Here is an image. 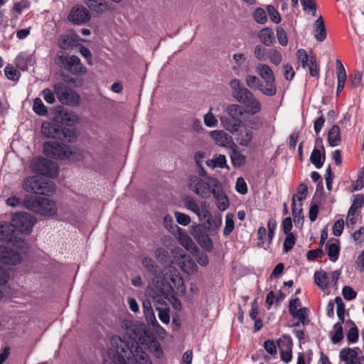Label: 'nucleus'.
Instances as JSON below:
<instances>
[{"label":"nucleus","instance_id":"obj_1","mask_svg":"<svg viewBox=\"0 0 364 364\" xmlns=\"http://www.w3.org/2000/svg\"><path fill=\"white\" fill-rule=\"evenodd\" d=\"M109 354L114 364H152L138 342L130 337L113 336Z\"/></svg>","mask_w":364,"mask_h":364},{"label":"nucleus","instance_id":"obj_2","mask_svg":"<svg viewBox=\"0 0 364 364\" xmlns=\"http://www.w3.org/2000/svg\"><path fill=\"white\" fill-rule=\"evenodd\" d=\"M162 277L155 275L152 278V282L156 290L163 293V290L167 291H176L177 295L183 296L186 293V288L183 278L177 269L172 266L165 267L162 271Z\"/></svg>","mask_w":364,"mask_h":364},{"label":"nucleus","instance_id":"obj_3","mask_svg":"<svg viewBox=\"0 0 364 364\" xmlns=\"http://www.w3.org/2000/svg\"><path fill=\"white\" fill-rule=\"evenodd\" d=\"M233 97L240 103L244 105L245 112L250 114L259 113L262 109V105L253 93L245 87L241 81L233 79L230 82Z\"/></svg>","mask_w":364,"mask_h":364},{"label":"nucleus","instance_id":"obj_4","mask_svg":"<svg viewBox=\"0 0 364 364\" xmlns=\"http://www.w3.org/2000/svg\"><path fill=\"white\" fill-rule=\"evenodd\" d=\"M23 204L27 209L46 216L55 215L58 210L55 202L41 196H26Z\"/></svg>","mask_w":364,"mask_h":364},{"label":"nucleus","instance_id":"obj_5","mask_svg":"<svg viewBox=\"0 0 364 364\" xmlns=\"http://www.w3.org/2000/svg\"><path fill=\"white\" fill-rule=\"evenodd\" d=\"M218 181L217 178L211 176L200 178L197 176H191L188 180V187L200 198L207 199L210 196L213 189Z\"/></svg>","mask_w":364,"mask_h":364},{"label":"nucleus","instance_id":"obj_6","mask_svg":"<svg viewBox=\"0 0 364 364\" xmlns=\"http://www.w3.org/2000/svg\"><path fill=\"white\" fill-rule=\"evenodd\" d=\"M41 133L46 138L66 140L70 143L76 140L73 130L63 127L56 123L44 122L41 126Z\"/></svg>","mask_w":364,"mask_h":364},{"label":"nucleus","instance_id":"obj_7","mask_svg":"<svg viewBox=\"0 0 364 364\" xmlns=\"http://www.w3.org/2000/svg\"><path fill=\"white\" fill-rule=\"evenodd\" d=\"M22 187L27 192L41 195L53 194L55 191V186L53 181L43 180L38 176L26 178L22 183Z\"/></svg>","mask_w":364,"mask_h":364},{"label":"nucleus","instance_id":"obj_8","mask_svg":"<svg viewBox=\"0 0 364 364\" xmlns=\"http://www.w3.org/2000/svg\"><path fill=\"white\" fill-rule=\"evenodd\" d=\"M55 63L75 75H83L87 72V68L81 63L80 59L74 55L68 56L59 52L55 57Z\"/></svg>","mask_w":364,"mask_h":364},{"label":"nucleus","instance_id":"obj_9","mask_svg":"<svg viewBox=\"0 0 364 364\" xmlns=\"http://www.w3.org/2000/svg\"><path fill=\"white\" fill-rule=\"evenodd\" d=\"M54 92L58 101L67 106L77 107L80 105L81 97L80 95L70 87L63 82H56L53 85Z\"/></svg>","mask_w":364,"mask_h":364},{"label":"nucleus","instance_id":"obj_10","mask_svg":"<svg viewBox=\"0 0 364 364\" xmlns=\"http://www.w3.org/2000/svg\"><path fill=\"white\" fill-rule=\"evenodd\" d=\"M256 72L265 83L264 86H260V92L267 96L276 95L277 89L272 68L267 64L259 63L256 65Z\"/></svg>","mask_w":364,"mask_h":364},{"label":"nucleus","instance_id":"obj_11","mask_svg":"<svg viewBox=\"0 0 364 364\" xmlns=\"http://www.w3.org/2000/svg\"><path fill=\"white\" fill-rule=\"evenodd\" d=\"M43 153L50 158L59 160L69 159L71 147L63 143L50 141L43 144Z\"/></svg>","mask_w":364,"mask_h":364},{"label":"nucleus","instance_id":"obj_12","mask_svg":"<svg viewBox=\"0 0 364 364\" xmlns=\"http://www.w3.org/2000/svg\"><path fill=\"white\" fill-rule=\"evenodd\" d=\"M30 168L33 173L50 178L55 177L58 175L56 164L43 157L33 159L30 164Z\"/></svg>","mask_w":364,"mask_h":364},{"label":"nucleus","instance_id":"obj_13","mask_svg":"<svg viewBox=\"0 0 364 364\" xmlns=\"http://www.w3.org/2000/svg\"><path fill=\"white\" fill-rule=\"evenodd\" d=\"M36 222L35 218L27 213H16L11 220L12 227L16 231L25 234H29L31 232Z\"/></svg>","mask_w":364,"mask_h":364},{"label":"nucleus","instance_id":"obj_14","mask_svg":"<svg viewBox=\"0 0 364 364\" xmlns=\"http://www.w3.org/2000/svg\"><path fill=\"white\" fill-rule=\"evenodd\" d=\"M190 233L202 248L208 252L213 250V241L210 237L209 232L204 228V225L198 224L191 225Z\"/></svg>","mask_w":364,"mask_h":364},{"label":"nucleus","instance_id":"obj_15","mask_svg":"<svg viewBox=\"0 0 364 364\" xmlns=\"http://www.w3.org/2000/svg\"><path fill=\"white\" fill-rule=\"evenodd\" d=\"M0 241H14V247L22 250L26 247V242L16 236L12 224L4 221H0Z\"/></svg>","mask_w":364,"mask_h":364},{"label":"nucleus","instance_id":"obj_16","mask_svg":"<svg viewBox=\"0 0 364 364\" xmlns=\"http://www.w3.org/2000/svg\"><path fill=\"white\" fill-rule=\"evenodd\" d=\"M15 247L18 249L19 251L9 249L5 246H0V262L9 265H15L19 263L22 259L21 255L26 251L27 245H26L23 250Z\"/></svg>","mask_w":364,"mask_h":364},{"label":"nucleus","instance_id":"obj_17","mask_svg":"<svg viewBox=\"0 0 364 364\" xmlns=\"http://www.w3.org/2000/svg\"><path fill=\"white\" fill-rule=\"evenodd\" d=\"M281 359L288 363L292 358V341L289 336H283L277 340Z\"/></svg>","mask_w":364,"mask_h":364},{"label":"nucleus","instance_id":"obj_18","mask_svg":"<svg viewBox=\"0 0 364 364\" xmlns=\"http://www.w3.org/2000/svg\"><path fill=\"white\" fill-rule=\"evenodd\" d=\"M90 18L88 11L82 6L73 7L68 15V20L75 24H83Z\"/></svg>","mask_w":364,"mask_h":364},{"label":"nucleus","instance_id":"obj_19","mask_svg":"<svg viewBox=\"0 0 364 364\" xmlns=\"http://www.w3.org/2000/svg\"><path fill=\"white\" fill-rule=\"evenodd\" d=\"M210 137L219 146L228 147L233 146L235 143L232 136L223 130H213L209 133Z\"/></svg>","mask_w":364,"mask_h":364},{"label":"nucleus","instance_id":"obj_20","mask_svg":"<svg viewBox=\"0 0 364 364\" xmlns=\"http://www.w3.org/2000/svg\"><path fill=\"white\" fill-rule=\"evenodd\" d=\"M211 194L216 200V205L220 210H225L229 207V200L223 192L221 183L218 181L216 186L213 189Z\"/></svg>","mask_w":364,"mask_h":364},{"label":"nucleus","instance_id":"obj_21","mask_svg":"<svg viewBox=\"0 0 364 364\" xmlns=\"http://www.w3.org/2000/svg\"><path fill=\"white\" fill-rule=\"evenodd\" d=\"M173 235L176 237L179 244L187 250L193 251L196 248L193 240L182 228H178Z\"/></svg>","mask_w":364,"mask_h":364},{"label":"nucleus","instance_id":"obj_22","mask_svg":"<svg viewBox=\"0 0 364 364\" xmlns=\"http://www.w3.org/2000/svg\"><path fill=\"white\" fill-rule=\"evenodd\" d=\"M219 119L223 128L230 134L238 132L242 124V120H237L227 116H220Z\"/></svg>","mask_w":364,"mask_h":364},{"label":"nucleus","instance_id":"obj_23","mask_svg":"<svg viewBox=\"0 0 364 364\" xmlns=\"http://www.w3.org/2000/svg\"><path fill=\"white\" fill-rule=\"evenodd\" d=\"M206 225L204 228L207 230L210 235L218 233V231L222 224V218L220 215H212L208 219L205 220Z\"/></svg>","mask_w":364,"mask_h":364},{"label":"nucleus","instance_id":"obj_24","mask_svg":"<svg viewBox=\"0 0 364 364\" xmlns=\"http://www.w3.org/2000/svg\"><path fill=\"white\" fill-rule=\"evenodd\" d=\"M16 65L21 70H26L28 66H32L36 62V59L32 55L26 53H20L16 58Z\"/></svg>","mask_w":364,"mask_h":364},{"label":"nucleus","instance_id":"obj_25","mask_svg":"<svg viewBox=\"0 0 364 364\" xmlns=\"http://www.w3.org/2000/svg\"><path fill=\"white\" fill-rule=\"evenodd\" d=\"M253 138V131L250 128L245 127L243 130L237 133L235 139L240 146L247 147L251 144Z\"/></svg>","mask_w":364,"mask_h":364},{"label":"nucleus","instance_id":"obj_26","mask_svg":"<svg viewBox=\"0 0 364 364\" xmlns=\"http://www.w3.org/2000/svg\"><path fill=\"white\" fill-rule=\"evenodd\" d=\"M230 148L231 151L230 152V157L232 166L235 168L244 166L246 163L245 156L237 149V146L235 144L231 146Z\"/></svg>","mask_w":364,"mask_h":364},{"label":"nucleus","instance_id":"obj_27","mask_svg":"<svg viewBox=\"0 0 364 364\" xmlns=\"http://www.w3.org/2000/svg\"><path fill=\"white\" fill-rule=\"evenodd\" d=\"M178 265L181 270L187 274H193L197 270V265L188 255H185L178 260Z\"/></svg>","mask_w":364,"mask_h":364},{"label":"nucleus","instance_id":"obj_28","mask_svg":"<svg viewBox=\"0 0 364 364\" xmlns=\"http://www.w3.org/2000/svg\"><path fill=\"white\" fill-rule=\"evenodd\" d=\"M206 165L211 168H215L217 167L220 168L229 169V166L227 164V159L223 154H215L213 158L206 161Z\"/></svg>","mask_w":364,"mask_h":364},{"label":"nucleus","instance_id":"obj_29","mask_svg":"<svg viewBox=\"0 0 364 364\" xmlns=\"http://www.w3.org/2000/svg\"><path fill=\"white\" fill-rule=\"evenodd\" d=\"M314 27L315 30L314 38L319 42L323 41L326 38V31L324 21L321 16H320L314 22Z\"/></svg>","mask_w":364,"mask_h":364},{"label":"nucleus","instance_id":"obj_30","mask_svg":"<svg viewBox=\"0 0 364 364\" xmlns=\"http://www.w3.org/2000/svg\"><path fill=\"white\" fill-rule=\"evenodd\" d=\"M77 37L73 35H62L58 42V46L63 50H68L77 44Z\"/></svg>","mask_w":364,"mask_h":364},{"label":"nucleus","instance_id":"obj_31","mask_svg":"<svg viewBox=\"0 0 364 364\" xmlns=\"http://www.w3.org/2000/svg\"><path fill=\"white\" fill-rule=\"evenodd\" d=\"M341 359L345 364H355L357 363L358 353L356 350L344 348L340 352Z\"/></svg>","mask_w":364,"mask_h":364},{"label":"nucleus","instance_id":"obj_32","mask_svg":"<svg viewBox=\"0 0 364 364\" xmlns=\"http://www.w3.org/2000/svg\"><path fill=\"white\" fill-rule=\"evenodd\" d=\"M258 38L262 44L270 46L274 41V32L268 27L264 28L259 31Z\"/></svg>","mask_w":364,"mask_h":364},{"label":"nucleus","instance_id":"obj_33","mask_svg":"<svg viewBox=\"0 0 364 364\" xmlns=\"http://www.w3.org/2000/svg\"><path fill=\"white\" fill-rule=\"evenodd\" d=\"M87 6L92 11L97 13H103L109 8L105 0H85Z\"/></svg>","mask_w":364,"mask_h":364},{"label":"nucleus","instance_id":"obj_34","mask_svg":"<svg viewBox=\"0 0 364 364\" xmlns=\"http://www.w3.org/2000/svg\"><path fill=\"white\" fill-rule=\"evenodd\" d=\"M328 141L331 146H336L341 144V132L338 126H332L328 134Z\"/></svg>","mask_w":364,"mask_h":364},{"label":"nucleus","instance_id":"obj_35","mask_svg":"<svg viewBox=\"0 0 364 364\" xmlns=\"http://www.w3.org/2000/svg\"><path fill=\"white\" fill-rule=\"evenodd\" d=\"M225 110L229 117L235 119L237 120H241L240 117L245 113L244 107L236 104L228 105Z\"/></svg>","mask_w":364,"mask_h":364},{"label":"nucleus","instance_id":"obj_36","mask_svg":"<svg viewBox=\"0 0 364 364\" xmlns=\"http://www.w3.org/2000/svg\"><path fill=\"white\" fill-rule=\"evenodd\" d=\"M292 215L294 223H299L302 219V200H295V197H292Z\"/></svg>","mask_w":364,"mask_h":364},{"label":"nucleus","instance_id":"obj_37","mask_svg":"<svg viewBox=\"0 0 364 364\" xmlns=\"http://www.w3.org/2000/svg\"><path fill=\"white\" fill-rule=\"evenodd\" d=\"M200 221L205 220L212 215L210 204L205 201L200 203V208L198 213L196 214Z\"/></svg>","mask_w":364,"mask_h":364},{"label":"nucleus","instance_id":"obj_38","mask_svg":"<svg viewBox=\"0 0 364 364\" xmlns=\"http://www.w3.org/2000/svg\"><path fill=\"white\" fill-rule=\"evenodd\" d=\"M61 120L63 123L68 126H74L77 124L80 121L79 117L72 111L65 112L63 114Z\"/></svg>","mask_w":364,"mask_h":364},{"label":"nucleus","instance_id":"obj_39","mask_svg":"<svg viewBox=\"0 0 364 364\" xmlns=\"http://www.w3.org/2000/svg\"><path fill=\"white\" fill-rule=\"evenodd\" d=\"M314 280L316 284L321 289H325L328 287V275L323 271L316 272Z\"/></svg>","mask_w":364,"mask_h":364},{"label":"nucleus","instance_id":"obj_40","mask_svg":"<svg viewBox=\"0 0 364 364\" xmlns=\"http://www.w3.org/2000/svg\"><path fill=\"white\" fill-rule=\"evenodd\" d=\"M143 267L149 272L153 274V277L155 275H159L157 272V265L154 262V261L149 257H145L142 259L141 261Z\"/></svg>","mask_w":364,"mask_h":364},{"label":"nucleus","instance_id":"obj_41","mask_svg":"<svg viewBox=\"0 0 364 364\" xmlns=\"http://www.w3.org/2000/svg\"><path fill=\"white\" fill-rule=\"evenodd\" d=\"M364 205V196L363 194H357L354 196L353 202L349 208L350 215H355L356 211Z\"/></svg>","mask_w":364,"mask_h":364},{"label":"nucleus","instance_id":"obj_42","mask_svg":"<svg viewBox=\"0 0 364 364\" xmlns=\"http://www.w3.org/2000/svg\"><path fill=\"white\" fill-rule=\"evenodd\" d=\"M245 83L250 89H258L260 91V86H264L258 77L253 75H247L245 77Z\"/></svg>","mask_w":364,"mask_h":364},{"label":"nucleus","instance_id":"obj_43","mask_svg":"<svg viewBox=\"0 0 364 364\" xmlns=\"http://www.w3.org/2000/svg\"><path fill=\"white\" fill-rule=\"evenodd\" d=\"M324 159V156L323 157L322 159L321 152L318 149H314L313 150L310 156V161L316 168H320L323 166Z\"/></svg>","mask_w":364,"mask_h":364},{"label":"nucleus","instance_id":"obj_44","mask_svg":"<svg viewBox=\"0 0 364 364\" xmlns=\"http://www.w3.org/2000/svg\"><path fill=\"white\" fill-rule=\"evenodd\" d=\"M270 63L274 65H279L282 60V53L274 48L268 50V57Z\"/></svg>","mask_w":364,"mask_h":364},{"label":"nucleus","instance_id":"obj_45","mask_svg":"<svg viewBox=\"0 0 364 364\" xmlns=\"http://www.w3.org/2000/svg\"><path fill=\"white\" fill-rule=\"evenodd\" d=\"M33 111L40 116H46L48 114L47 107L43 105L40 98H36L33 105Z\"/></svg>","mask_w":364,"mask_h":364},{"label":"nucleus","instance_id":"obj_46","mask_svg":"<svg viewBox=\"0 0 364 364\" xmlns=\"http://www.w3.org/2000/svg\"><path fill=\"white\" fill-rule=\"evenodd\" d=\"M334 301L336 304L337 316L339 318L340 321H341V323H343L345 318L346 309L343 299L340 296H336L334 299Z\"/></svg>","mask_w":364,"mask_h":364},{"label":"nucleus","instance_id":"obj_47","mask_svg":"<svg viewBox=\"0 0 364 364\" xmlns=\"http://www.w3.org/2000/svg\"><path fill=\"white\" fill-rule=\"evenodd\" d=\"M334 333L331 337L332 342L337 343L343 338V332L341 321L336 323L334 326Z\"/></svg>","mask_w":364,"mask_h":364},{"label":"nucleus","instance_id":"obj_48","mask_svg":"<svg viewBox=\"0 0 364 364\" xmlns=\"http://www.w3.org/2000/svg\"><path fill=\"white\" fill-rule=\"evenodd\" d=\"M213 109L210 107L208 112L204 115V124L208 127H215L218 125V119L213 113Z\"/></svg>","mask_w":364,"mask_h":364},{"label":"nucleus","instance_id":"obj_49","mask_svg":"<svg viewBox=\"0 0 364 364\" xmlns=\"http://www.w3.org/2000/svg\"><path fill=\"white\" fill-rule=\"evenodd\" d=\"M326 247L330 260L332 262H336L338 259L339 255L340 247L338 245L332 243L328 245Z\"/></svg>","mask_w":364,"mask_h":364},{"label":"nucleus","instance_id":"obj_50","mask_svg":"<svg viewBox=\"0 0 364 364\" xmlns=\"http://www.w3.org/2000/svg\"><path fill=\"white\" fill-rule=\"evenodd\" d=\"M184 205L188 210L195 214L198 213L199 211L200 204H198L193 197H186L184 199Z\"/></svg>","mask_w":364,"mask_h":364},{"label":"nucleus","instance_id":"obj_51","mask_svg":"<svg viewBox=\"0 0 364 364\" xmlns=\"http://www.w3.org/2000/svg\"><path fill=\"white\" fill-rule=\"evenodd\" d=\"M161 294L173 304L175 309H178L181 308V304L175 296L177 294L176 291H167L163 290V293Z\"/></svg>","mask_w":364,"mask_h":364},{"label":"nucleus","instance_id":"obj_52","mask_svg":"<svg viewBox=\"0 0 364 364\" xmlns=\"http://www.w3.org/2000/svg\"><path fill=\"white\" fill-rule=\"evenodd\" d=\"M254 20L259 23L264 24L267 21V17L265 11L262 8H257L253 13Z\"/></svg>","mask_w":364,"mask_h":364},{"label":"nucleus","instance_id":"obj_53","mask_svg":"<svg viewBox=\"0 0 364 364\" xmlns=\"http://www.w3.org/2000/svg\"><path fill=\"white\" fill-rule=\"evenodd\" d=\"M336 63L338 82L345 85V82L346 80V70L340 60H336Z\"/></svg>","mask_w":364,"mask_h":364},{"label":"nucleus","instance_id":"obj_54","mask_svg":"<svg viewBox=\"0 0 364 364\" xmlns=\"http://www.w3.org/2000/svg\"><path fill=\"white\" fill-rule=\"evenodd\" d=\"M254 55L258 60L264 61L268 57V50L261 45H257L255 48Z\"/></svg>","mask_w":364,"mask_h":364},{"label":"nucleus","instance_id":"obj_55","mask_svg":"<svg viewBox=\"0 0 364 364\" xmlns=\"http://www.w3.org/2000/svg\"><path fill=\"white\" fill-rule=\"evenodd\" d=\"M233 218L234 216L232 214H227L225 216V225L223 230V234L225 235H228L234 230L235 223Z\"/></svg>","mask_w":364,"mask_h":364},{"label":"nucleus","instance_id":"obj_56","mask_svg":"<svg viewBox=\"0 0 364 364\" xmlns=\"http://www.w3.org/2000/svg\"><path fill=\"white\" fill-rule=\"evenodd\" d=\"M304 11H308L313 16H316V5L315 0H301Z\"/></svg>","mask_w":364,"mask_h":364},{"label":"nucleus","instance_id":"obj_57","mask_svg":"<svg viewBox=\"0 0 364 364\" xmlns=\"http://www.w3.org/2000/svg\"><path fill=\"white\" fill-rule=\"evenodd\" d=\"M164 225L165 228L172 234L174 233L178 228H180V227L174 224L173 218L170 215H166L164 217Z\"/></svg>","mask_w":364,"mask_h":364},{"label":"nucleus","instance_id":"obj_58","mask_svg":"<svg viewBox=\"0 0 364 364\" xmlns=\"http://www.w3.org/2000/svg\"><path fill=\"white\" fill-rule=\"evenodd\" d=\"M4 73L8 79L13 81L18 80L20 77L19 72L13 66L9 65H6L4 69Z\"/></svg>","mask_w":364,"mask_h":364},{"label":"nucleus","instance_id":"obj_59","mask_svg":"<svg viewBox=\"0 0 364 364\" xmlns=\"http://www.w3.org/2000/svg\"><path fill=\"white\" fill-rule=\"evenodd\" d=\"M174 216L176 220V222L181 225L187 226L191 222L190 216L183 213L176 211L174 213Z\"/></svg>","mask_w":364,"mask_h":364},{"label":"nucleus","instance_id":"obj_60","mask_svg":"<svg viewBox=\"0 0 364 364\" xmlns=\"http://www.w3.org/2000/svg\"><path fill=\"white\" fill-rule=\"evenodd\" d=\"M85 154L86 152L78 149H72L71 148V154L69 155V159L73 160L75 161H82L85 160Z\"/></svg>","mask_w":364,"mask_h":364},{"label":"nucleus","instance_id":"obj_61","mask_svg":"<svg viewBox=\"0 0 364 364\" xmlns=\"http://www.w3.org/2000/svg\"><path fill=\"white\" fill-rule=\"evenodd\" d=\"M30 6V2L28 0H21L14 4L12 11L18 15L21 14L23 10L28 9Z\"/></svg>","mask_w":364,"mask_h":364},{"label":"nucleus","instance_id":"obj_62","mask_svg":"<svg viewBox=\"0 0 364 364\" xmlns=\"http://www.w3.org/2000/svg\"><path fill=\"white\" fill-rule=\"evenodd\" d=\"M308 195V188L306 184L301 183L297 188V192L293 197H295V200H304L306 199Z\"/></svg>","mask_w":364,"mask_h":364},{"label":"nucleus","instance_id":"obj_63","mask_svg":"<svg viewBox=\"0 0 364 364\" xmlns=\"http://www.w3.org/2000/svg\"><path fill=\"white\" fill-rule=\"evenodd\" d=\"M294 317L298 318L299 322L303 325L306 324L309 321L307 319V309L300 308L298 311H294V315H291Z\"/></svg>","mask_w":364,"mask_h":364},{"label":"nucleus","instance_id":"obj_64","mask_svg":"<svg viewBox=\"0 0 364 364\" xmlns=\"http://www.w3.org/2000/svg\"><path fill=\"white\" fill-rule=\"evenodd\" d=\"M267 13L270 19L275 23L281 21V17L277 10L272 5L267 6Z\"/></svg>","mask_w":364,"mask_h":364}]
</instances>
